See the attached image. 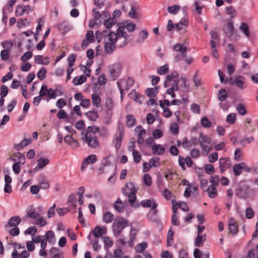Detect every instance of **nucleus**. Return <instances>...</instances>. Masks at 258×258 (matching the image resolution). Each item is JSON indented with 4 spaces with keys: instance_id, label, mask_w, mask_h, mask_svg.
<instances>
[{
    "instance_id": "09e8293b",
    "label": "nucleus",
    "mask_w": 258,
    "mask_h": 258,
    "mask_svg": "<svg viewBox=\"0 0 258 258\" xmlns=\"http://www.w3.org/2000/svg\"><path fill=\"white\" fill-rule=\"evenodd\" d=\"M149 163L152 167H157L160 165V158L159 157H153L149 160Z\"/></svg>"
},
{
    "instance_id": "412c9836",
    "label": "nucleus",
    "mask_w": 258,
    "mask_h": 258,
    "mask_svg": "<svg viewBox=\"0 0 258 258\" xmlns=\"http://www.w3.org/2000/svg\"><path fill=\"white\" fill-rule=\"evenodd\" d=\"M122 140V132L121 131H118L115 133L114 142V146L116 150H118L120 146Z\"/></svg>"
},
{
    "instance_id": "49530a36",
    "label": "nucleus",
    "mask_w": 258,
    "mask_h": 258,
    "mask_svg": "<svg viewBox=\"0 0 258 258\" xmlns=\"http://www.w3.org/2000/svg\"><path fill=\"white\" fill-rule=\"evenodd\" d=\"M146 94L150 97H154L158 93L157 87L149 88L146 90Z\"/></svg>"
},
{
    "instance_id": "c03bdc74",
    "label": "nucleus",
    "mask_w": 258,
    "mask_h": 258,
    "mask_svg": "<svg viewBox=\"0 0 258 258\" xmlns=\"http://www.w3.org/2000/svg\"><path fill=\"white\" fill-rule=\"evenodd\" d=\"M169 71V67L168 64H165L162 66L159 67L157 68V72L160 75H165Z\"/></svg>"
},
{
    "instance_id": "20e7f679",
    "label": "nucleus",
    "mask_w": 258,
    "mask_h": 258,
    "mask_svg": "<svg viewBox=\"0 0 258 258\" xmlns=\"http://www.w3.org/2000/svg\"><path fill=\"white\" fill-rule=\"evenodd\" d=\"M128 226L126 219L118 217L116 218L112 224V231L114 235L118 236L122 232L123 229Z\"/></svg>"
},
{
    "instance_id": "37998d69",
    "label": "nucleus",
    "mask_w": 258,
    "mask_h": 258,
    "mask_svg": "<svg viewBox=\"0 0 258 258\" xmlns=\"http://www.w3.org/2000/svg\"><path fill=\"white\" fill-rule=\"evenodd\" d=\"M92 100V104L95 107H98L100 105L101 102V98L97 94H93L91 95Z\"/></svg>"
},
{
    "instance_id": "a878e982",
    "label": "nucleus",
    "mask_w": 258,
    "mask_h": 258,
    "mask_svg": "<svg viewBox=\"0 0 258 258\" xmlns=\"http://www.w3.org/2000/svg\"><path fill=\"white\" fill-rule=\"evenodd\" d=\"M34 61L35 63L40 64H48L49 62L48 57H43L42 55H35L34 56Z\"/></svg>"
},
{
    "instance_id": "0eeeda50",
    "label": "nucleus",
    "mask_w": 258,
    "mask_h": 258,
    "mask_svg": "<svg viewBox=\"0 0 258 258\" xmlns=\"http://www.w3.org/2000/svg\"><path fill=\"white\" fill-rule=\"evenodd\" d=\"M199 142L202 151L208 154L212 150L211 140L207 136L200 134Z\"/></svg>"
},
{
    "instance_id": "8fccbe9b",
    "label": "nucleus",
    "mask_w": 258,
    "mask_h": 258,
    "mask_svg": "<svg viewBox=\"0 0 258 258\" xmlns=\"http://www.w3.org/2000/svg\"><path fill=\"white\" fill-rule=\"evenodd\" d=\"M178 76V73L177 71H173L170 74H168L166 76V79L164 82V86L167 87L166 86V82L171 81L172 80L173 78H175Z\"/></svg>"
},
{
    "instance_id": "58836bf2",
    "label": "nucleus",
    "mask_w": 258,
    "mask_h": 258,
    "mask_svg": "<svg viewBox=\"0 0 258 258\" xmlns=\"http://www.w3.org/2000/svg\"><path fill=\"white\" fill-rule=\"evenodd\" d=\"M148 33L146 30H142L141 31L139 34V38L137 40L138 42L143 43L144 40L147 38Z\"/></svg>"
},
{
    "instance_id": "ea45409f",
    "label": "nucleus",
    "mask_w": 258,
    "mask_h": 258,
    "mask_svg": "<svg viewBox=\"0 0 258 258\" xmlns=\"http://www.w3.org/2000/svg\"><path fill=\"white\" fill-rule=\"evenodd\" d=\"M68 205L69 206L76 207L77 206V198L76 195L72 194L68 198Z\"/></svg>"
},
{
    "instance_id": "c85d7f7f",
    "label": "nucleus",
    "mask_w": 258,
    "mask_h": 258,
    "mask_svg": "<svg viewBox=\"0 0 258 258\" xmlns=\"http://www.w3.org/2000/svg\"><path fill=\"white\" fill-rule=\"evenodd\" d=\"M207 235L206 234L203 235H197V237L195 239V245L196 246H202L206 240Z\"/></svg>"
},
{
    "instance_id": "052dcab7",
    "label": "nucleus",
    "mask_w": 258,
    "mask_h": 258,
    "mask_svg": "<svg viewBox=\"0 0 258 258\" xmlns=\"http://www.w3.org/2000/svg\"><path fill=\"white\" fill-rule=\"evenodd\" d=\"M201 125L205 127H209L211 126V122L206 117H204L201 120Z\"/></svg>"
},
{
    "instance_id": "4be33fe9",
    "label": "nucleus",
    "mask_w": 258,
    "mask_h": 258,
    "mask_svg": "<svg viewBox=\"0 0 258 258\" xmlns=\"http://www.w3.org/2000/svg\"><path fill=\"white\" fill-rule=\"evenodd\" d=\"M21 219L18 216L12 217L8 221V224L6 225V228L10 227H18L17 226L21 223Z\"/></svg>"
},
{
    "instance_id": "39448f33",
    "label": "nucleus",
    "mask_w": 258,
    "mask_h": 258,
    "mask_svg": "<svg viewBox=\"0 0 258 258\" xmlns=\"http://www.w3.org/2000/svg\"><path fill=\"white\" fill-rule=\"evenodd\" d=\"M13 245L14 249L12 253V258H28L30 256L29 252L25 249L24 245L14 243Z\"/></svg>"
},
{
    "instance_id": "2eb2a0df",
    "label": "nucleus",
    "mask_w": 258,
    "mask_h": 258,
    "mask_svg": "<svg viewBox=\"0 0 258 258\" xmlns=\"http://www.w3.org/2000/svg\"><path fill=\"white\" fill-rule=\"evenodd\" d=\"M219 162L220 170L221 173L224 172L230 167V161L229 158H220Z\"/></svg>"
},
{
    "instance_id": "0e129e2a",
    "label": "nucleus",
    "mask_w": 258,
    "mask_h": 258,
    "mask_svg": "<svg viewBox=\"0 0 258 258\" xmlns=\"http://www.w3.org/2000/svg\"><path fill=\"white\" fill-rule=\"evenodd\" d=\"M13 45V43L12 41L8 40L2 42V46L5 49H7L10 51Z\"/></svg>"
},
{
    "instance_id": "4c0bfd02",
    "label": "nucleus",
    "mask_w": 258,
    "mask_h": 258,
    "mask_svg": "<svg viewBox=\"0 0 258 258\" xmlns=\"http://www.w3.org/2000/svg\"><path fill=\"white\" fill-rule=\"evenodd\" d=\"M136 123V120L133 115H128L126 116V126L128 127H133Z\"/></svg>"
},
{
    "instance_id": "338daca9",
    "label": "nucleus",
    "mask_w": 258,
    "mask_h": 258,
    "mask_svg": "<svg viewBox=\"0 0 258 258\" xmlns=\"http://www.w3.org/2000/svg\"><path fill=\"white\" fill-rule=\"evenodd\" d=\"M105 108L107 111H111L112 110L114 104L113 101L110 98H108L106 100L105 104Z\"/></svg>"
},
{
    "instance_id": "2f4dec72",
    "label": "nucleus",
    "mask_w": 258,
    "mask_h": 258,
    "mask_svg": "<svg viewBox=\"0 0 258 258\" xmlns=\"http://www.w3.org/2000/svg\"><path fill=\"white\" fill-rule=\"evenodd\" d=\"M244 164L242 162L235 164L233 166V171L235 176L240 175L243 171L242 165Z\"/></svg>"
},
{
    "instance_id": "774afa93",
    "label": "nucleus",
    "mask_w": 258,
    "mask_h": 258,
    "mask_svg": "<svg viewBox=\"0 0 258 258\" xmlns=\"http://www.w3.org/2000/svg\"><path fill=\"white\" fill-rule=\"evenodd\" d=\"M33 56L32 52L31 51L26 52L21 57V60L23 62H25L27 60L30 59Z\"/></svg>"
},
{
    "instance_id": "473e14b6",
    "label": "nucleus",
    "mask_w": 258,
    "mask_h": 258,
    "mask_svg": "<svg viewBox=\"0 0 258 258\" xmlns=\"http://www.w3.org/2000/svg\"><path fill=\"white\" fill-rule=\"evenodd\" d=\"M87 77L84 75H81L79 78L76 77L73 80V83L75 86L81 85L86 82Z\"/></svg>"
},
{
    "instance_id": "72a5a7b5",
    "label": "nucleus",
    "mask_w": 258,
    "mask_h": 258,
    "mask_svg": "<svg viewBox=\"0 0 258 258\" xmlns=\"http://www.w3.org/2000/svg\"><path fill=\"white\" fill-rule=\"evenodd\" d=\"M217 97L221 102L224 101L228 98V94L225 89H221L218 92Z\"/></svg>"
},
{
    "instance_id": "9d476101",
    "label": "nucleus",
    "mask_w": 258,
    "mask_h": 258,
    "mask_svg": "<svg viewBox=\"0 0 258 258\" xmlns=\"http://www.w3.org/2000/svg\"><path fill=\"white\" fill-rule=\"evenodd\" d=\"M120 70V65L118 63L113 64L108 67L109 72L112 80H115L119 77Z\"/></svg>"
},
{
    "instance_id": "a19ab883",
    "label": "nucleus",
    "mask_w": 258,
    "mask_h": 258,
    "mask_svg": "<svg viewBox=\"0 0 258 258\" xmlns=\"http://www.w3.org/2000/svg\"><path fill=\"white\" fill-rule=\"evenodd\" d=\"M239 29L245 35L248 37L250 36V32L248 25L245 23H242L240 26Z\"/></svg>"
},
{
    "instance_id": "864d4df0",
    "label": "nucleus",
    "mask_w": 258,
    "mask_h": 258,
    "mask_svg": "<svg viewBox=\"0 0 258 258\" xmlns=\"http://www.w3.org/2000/svg\"><path fill=\"white\" fill-rule=\"evenodd\" d=\"M169 129L171 133L173 135H177L179 133V126L177 123H172L170 126Z\"/></svg>"
},
{
    "instance_id": "de8ad7c7",
    "label": "nucleus",
    "mask_w": 258,
    "mask_h": 258,
    "mask_svg": "<svg viewBox=\"0 0 258 258\" xmlns=\"http://www.w3.org/2000/svg\"><path fill=\"white\" fill-rule=\"evenodd\" d=\"M180 9V7L178 5H173L172 6H169L167 8L168 12L171 14H177Z\"/></svg>"
},
{
    "instance_id": "c756f323",
    "label": "nucleus",
    "mask_w": 258,
    "mask_h": 258,
    "mask_svg": "<svg viewBox=\"0 0 258 258\" xmlns=\"http://www.w3.org/2000/svg\"><path fill=\"white\" fill-rule=\"evenodd\" d=\"M113 207L115 210L119 213L123 212L124 209V205L119 198L116 200L114 204Z\"/></svg>"
},
{
    "instance_id": "f704fd0d",
    "label": "nucleus",
    "mask_w": 258,
    "mask_h": 258,
    "mask_svg": "<svg viewBox=\"0 0 258 258\" xmlns=\"http://www.w3.org/2000/svg\"><path fill=\"white\" fill-rule=\"evenodd\" d=\"M45 240L48 241L49 243L54 244L55 242V235L52 231H47L45 235Z\"/></svg>"
},
{
    "instance_id": "a211bd4d",
    "label": "nucleus",
    "mask_w": 258,
    "mask_h": 258,
    "mask_svg": "<svg viewBox=\"0 0 258 258\" xmlns=\"http://www.w3.org/2000/svg\"><path fill=\"white\" fill-rule=\"evenodd\" d=\"M223 30L227 37H231L233 35L234 32L233 23L232 22H228L223 27Z\"/></svg>"
},
{
    "instance_id": "5701e85b",
    "label": "nucleus",
    "mask_w": 258,
    "mask_h": 258,
    "mask_svg": "<svg viewBox=\"0 0 258 258\" xmlns=\"http://www.w3.org/2000/svg\"><path fill=\"white\" fill-rule=\"evenodd\" d=\"M64 141L66 144L72 146L74 148L79 146L78 142L71 136H66L64 138Z\"/></svg>"
},
{
    "instance_id": "603ef678",
    "label": "nucleus",
    "mask_w": 258,
    "mask_h": 258,
    "mask_svg": "<svg viewBox=\"0 0 258 258\" xmlns=\"http://www.w3.org/2000/svg\"><path fill=\"white\" fill-rule=\"evenodd\" d=\"M147 246V243L145 242H142L140 244H138L135 247L136 251L138 252H143L146 249Z\"/></svg>"
},
{
    "instance_id": "13d9d810",
    "label": "nucleus",
    "mask_w": 258,
    "mask_h": 258,
    "mask_svg": "<svg viewBox=\"0 0 258 258\" xmlns=\"http://www.w3.org/2000/svg\"><path fill=\"white\" fill-rule=\"evenodd\" d=\"M198 73L199 72L197 71L195 74L192 79L195 85L197 87H199L201 86V80L198 76Z\"/></svg>"
},
{
    "instance_id": "f257e3e1",
    "label": "nucleus",
    "mask_w": 258,
    "mask_h": 258,
    "mask_svg": "<svg viewBox=\"0 0 258 258\" xmlns=\"http://www.w3.org/2000/svg\"><path fill=\"white\" fill-rule=\"evenodd\" d=\"M138 189V188L133 182L126 183L125 187L122 188L121 189L122 194L128 198L130 205L135 208H139L140 207V204H135V201L136 200V194L137 192Z\"/></svg>"
},
{
    "instance_id": "e433bc0d",
    "label": "nucleus",
    "mask_w": 258,
    "mask_h": 258,
    "mask_svg": "<svg viewBox=\"0 0 258 258\" xmlns=\"http://www.w3.org/2000/svg\"><path fill=\"white\" fill-rule=\"evenodd\" d=\"M49 253L53 255L52 258H61V257H63L62 252L59 251L58 248L55 247H53L50 249Z\"/></svg>"
},
{
    "instance_id": "6ab92c4d",
    "label": "nucleus",
    "mask_w": 258,
    "mask_h": 258,
    "mask_svg": "<svg viewBox=\"0 0 258 258\" xmlns=\"http://www.w3.org/2000/svg\"><path fill=\"white\" fill-rule=\"evenodd\" d=\"M107 231L106 227H100L96 226L92 231V234L96 238H99L103 234H105Z\"/></svg>"
},
{
    "instance_id": "680f3d73",
    "label": "nucleus",
    "mask_w": 258,
    "mask_h": 258,
    "mask_svg": "<svg viewBox=\"0 0 258 258\" xmlns=\"http://www.w3.org/2000/svg\"><path fill=\"white\" fill-rule=\"evenodd\" d=\"M10 57V52L9 50L4 49L1 51V59L6 61Z\"/></svg>"
},
{
    "instance_id": "3c124183",
    "label": "nucleus",
    "mask_w": 258,
    "mask_h": 258,
    "mask_svg": "<svg viewBox=\"0 0 258 258\" xmlns=\"http://www.w3.org/2000/svg\"><path fill=\"white\" fill-rule=\"evenodd\" d=\"M27 216L33 219H37L39 216V214L35 212L34 209L27 210Z\"/></svg>"
},
{
    "instance_id": "9b49d317",
    "label": "nucleus",
    "mask_w": 258,
    "mask_h": 258,
    "mask_svg": "<svg viewBox=\"0 0 258 258\" xmlns=\"http://www.w3.org/2000/svg\"><path fill=\"white\" fill-rule=\"evenodd\" d=\"M15 156L17 157L20 160V162L15 163L12 166V169L13 171L16 174H19L20 172L21 167L20 164L22 162V160L23 161L22 163L24 164L25 162V156L21 153L18 152L15 154Z\"/></svg>"
},
{
    "instance_id": "e2e57ef3",
    "label": "nucleus",
    "mask_w": 258,
    "mask_h": 258,
    "mask_svg": "<svg viewBox=\"0 0 258 258\" xmlns=\"http://www.w3.org/2000/svg\"><path fill=\"white\" fill-rule=\"evenodd\" d=\"M143 181L144 184L147 186H150L152 184V179L151 176L148 174H146L143 177Z\"/></svg>"
},
{
    "instance_id": "bf43d9fd",
    "label": "nucleus",
    "mask_w": 258,
    "mask_h": 258,
    "mask_svg": "<svg viewBox=\"0 0 258 258\" xmlns=\"http://www.w3.org/2000/svg\"><path fill=\"white\" fill-rule=\"evenodd\" d=\"M47 96L48 100L51 99H55L56 96V94L54 90L52 88L48 89L47 87Z\"/></svg>"
},
{
    "instance_id": "ddd939ff",
    "label": "nucleus",
    "mask_w": 258,
    "mask_h": 258,
    "mask_svg": "<svg viewBox=\"0 0 258 258\" xmlns=\"http://www.w3.org/2000/svg\"><path fill=\"white\" fill-rule=\"evenodd\" d=\"M245 78L242 76H238L235 77L234 80L232 78L229 79V82L231 85H235L237 87L240 89H243L244 88V80Z\"/></svg>"
},
{
    "instance_id": "79ce46f5",
    "label": "nucleus",
    "mask_w": 258,
    "mask_h": 258,
    "mask_svg": "<svg viewBox=\"0 0 258 258\" xmlns=\"http://www.w3.org/2000/svg\"><path fill=\"white\" fill-rule=\"evenodd\" d=\"M85 115L91 121H95L98 118L97 112L93 111H89L85 113Z\"/></svg>"
},
{
    "instance_id": "aec40b11",
    "label": "nucleus",
    "mask_w": 258,
    "mask_h": 258,
    "mask_svg": "<svg viewBox=\"0 0 258 258\" xmlns=\"http://www.w3.org/2000/svg\"><path fill=\"white\" fill-rule=\"evenodd\" d=\"M228 226L230 232L235 235L238 232V225L233 218H230L228 220Z\"/></svg>"
},
{
    "instance_id": "69168bd1",
    "label": "nucleus",
    "mask_w": 258,
    "mask_h": 258,
    "mask_svg": "<svg viewBox=\"0 0 258 258\" xmlns=\"http://www.w3.org/2000/svg\"><path fill=\"white\" fill-rule=\"evenodd\" d=\"M205 172L210 175L213 174L215 172V168L212 164H207L205 166Z\"/></svg>"
},
{
    "instance_id": "f03ea898",
    "label": "nucleus",
    "mask_w": 258,
    "mask_h": 258,
    "mask_svg": "<svg viewBox=\"0 0 258 258\" xmlns=\"http://www.w3.org/2000/svg\"><path fill=\"white\" fill-rule=\"evenodd\" d=\"M135 28L136 25L133 23H125L118 27L116 33L119 37L122 39V42L119 44L120 48L123 47L128 43L127 39L129 37L124 30L126 29L128 32H132L135 31Z\"/></svg>"
},
{
    "instance_id": "a18cd8bd",
    "label": "nucleus",
    "mask_w": 258,
    "mask_h": 258,
    "mask_svg": "<svg viewBox=\"0 0 258 258\" xmlns=\"http://www.w3.org/2000/svg\"><path fill=\"white\" fill-rule=\"evenodd\" d=\"M99 128L95 126H89L87 127V132L84 134H90L91 136L96 135L95 134L98 132Z\"/></svg>"
},
{
    "instance_id": "dca6fc26",
    "label": "nucleus",
    "mask_w": 258,
    "mask_h": 258,
    "mask_svg": "<svg viewBox=\"0 0 258 258\" xmlns=\"http://www.w3.org/2000/svg\"><path fill=\"white\" fill-rule=\"evenodd\" d=\"M151 148L152 153L154 155L161 156L164 154L165 149L161 144H154L150 147Z\"/></svg>"
},
{
    "instance_id": "4d7b16f0",
    "label": "nucleus",
    "mask_w": 258,
    "mask_h": 258,
    "mask_svg": "<svg viewBox=\"0 0 258 258\" xmlns=\"http://www.w3.org/2000/svg\"><path fill=\"white\" fill-rule=\"evenodd\" d=\"M46 70L42 68L37 73V76L40 80H44L46 77Z\"/></svg>"
},
{
    "instance_id": "6e6552de",
    "label": "nucleus",
    "mask_w": 258,
    "mask_h": 258,
    "mask_svg": "<svg viewBox=\"0 0 258 258\" xmlns=\"http://www.w3.org/2000/svg\"><path fill=\"white\" fill-rule=\"evenodd\" d=\"M141 204L144 208H151V211L150 212V213H152L153 215H156L157 214L158 211L157 210V208L158 207V205L154 199L142 200Z\"/></svg>"
},
{
    "instance_id": "4468645a",
    "label": "nucleus",
    "mask_w": 258,
    "mask_h": 258,
    "mask_svg": "<svg viewBox=\"0 0 258 258\" xmlns=\"http://www.w3.org/2000/svg\"><path fill=\"white\" fill-rule=\"evenodd\" d=\"M97 160V157L94 154L89 155L83 162L81 166V170H84L90 164H93Z\"/></svg>"
},
{
    "instance_id": "cd10ccee",
    "label": "nucleus",
    "mask_w": 258,
    "mask_h": 258,
    "mask_svg": "<svg viewBox=\"0 0 258 258\" xmlns=\"http://www.w3.org/2000/svg\"><path fill=\"white\" fill-rule=\"evenodd\" d=\"M121 82L123 83L124 89L126 90H129L135 83L134 79L131 77H128L127 79H121Z\"/></svg>"
},
{
    "instance_id": "6e6d98bb",
    "label": "nucleus",
    "mask_w": 258,
    "mask_h": 258,
    "mask_svg": "<svg viewBox=\"0 0 258 258\" xmlns=\"http://www.w3.org/2000/svg\"><path fill=\"white\" fill-rule=\"evenodd\" d=\"M115 21L112 18H110L104 22V25L107 29L111 28L115 24Z\"/></svg>"
},
{
    "instance_id": "393cba45",
    "label": "nucleus",
    "mask_w": 258,
    "mask_h": 258,
    "mask_svg": "<svg viewBox=\"0 0 258 258\" xmlns=\"http://www.w3.org/2000/svg\"><path fill=\"white\" fill-rule=\"evenodd\" d=\"M128 96L131 99H133L135 101L142 103L143 97L139 93H137L135 90H133L128 94Z\"/></svg>"
},
{
    "instance_id": "7ed1b4c3",
    "label": "nucleus",
    "mask_w": 258,
    "mask_h": 258,
    "mask_svg": "<svg viewBox=\"0 0 258 258\" xmlns=\"http://www.w3.org/2000/svg\"><path fill=\"white\" fill-rule=\"evenodd\" d=\"M122 39L121 37L118 36L116 33L113 32H109L108 34L107 39H105L104 49L106 52L108 54H111L115 49V43L118 40V45L121 43V40ZM119 47H120L118 46Z\"/></svg>"
},
{
    "instance_id": "c9c22d12",
    "label": "nucleus",
    "mask_w": 258,
    "mask_h": 258,
    "mask_svg": "<svg viewBox=\"0 0 258 258\" xmlns=\"http://www.w3.org/2000/svg\"><path fill=\"white\" fill-rule=\"evenodd\" d=\"M49 160L46 158H41L37 160V167L42 169L48 164Z\"/></svg>"
},
{
    "instance_id": "f3484780",
    "label": "nucleus",
    "mask_w": 258,
    "mask_h": 258,
    "mask_svg": "<svg viewBox=\"0 0 258 258\" xmlns=\"http://www.w3.org/2000/svg\"><path fill=\"white\" fill-rule=\"evenodd\" d=\"M32 142V139H27L26 138H24L20 143L19 144H14V148L17 150L20 151L22 150L24 147L27 146Z\"/></svg>"
},
{
    "instance_id": "7c9ffc66",
    "label": "nucleus",
    "mask_w": 258,
    "mask_h": 258,
    "mask_svg": "<svg viewBox=\"0 0 258 258\" xmlns=\"http://www.w3.org/2000/svg\"><path fill=\"white\" fill-rule=\"evenodd\" d=\"M207 191L210 198H214L217 196V190L216 186L214 185H210L207 189Z\"/></svg>"
},
{
    "instance_id": "f8f14e48",
    "label": "nucleus",
    "mask_w": 258,
    "mask_h": 258,
    "mask_svg": "<svg viewBox=\"0 0 258 258\" xmlns=\"http://www.w3.org/2000/svg\"><path fill=\"white\" fill-rule=\"evenodd\" d=\"M135 132L138 134L137 143L139 145H142L144 143V137L146 136V131L142 128L141 125H138L135 128Z\"/></svg>"
},
{
    "instance_id": "5fc2aeb1",
    "label": "nucleus",
    "mask_w": 258,
    "mask_h": 258,
    "mask_svg": "<svg viewBox=\"0 0 258 258\" xmlns=\"http://www.w3.org/2000/svg\"><path fill=\"white\" fill-rule=\"evenodd\" d=\"M132 153L134 162L136 163H139L141 160V155L140 154L139 152L136 150H133Z\"/></svg>"
},
{
    "instance_id": "b1692460",
    "label": "nucleus",
    "mask_w": 258,
    "mask_h": 258,
    "mask_svg": "<svg viewBox=\"0 0 258 258\" xmlns=\"http://www.w3.org/2000/svg\"><path fill=\"white\" fill-rule=\"evenodd\" d=\"M114 219V215L110 212H106L103 213L102 221L106 224L111 223Z\"/></svg>"
},
{
    "instance_id": "bb28decb",
    "label": "nucleus",
    "mask_w": 258,
    "mask_h": 258,
    "mask_svg": "<svg viewBox=\"0 0 258 258\" xmlns=\"http://www.w3.org/2000/svg\"><path fill=\"white\" fill-rule=\"evenodd\" d=\"M173 50L175 51L180 52L183 57H185L186 56L187 49L186 47L183 46L181 44L176 43L173 47Z\"/></svg>"
},
{
    "instance_id": "423d86ee",
    "label": "nucleus",
    "mask_w": 258,
    "mask_h": 258,
    "mask_svg": "<svg viewBox=\"0 0 258 258\" xmlns=\"http://www.w3.org/2000/svg\"><path fill=\"white\" fill-rule=\"evenodd\" d=\"M82 140L84 143L91 148H97L100 146V142L96 135H92L90 134H84V132L82 133Z\"/></svg>"
},
{
    "instance_id": "1a4fd4ad",
    "label": "nucleus",
    "mask_w": 258,
    "mask_h": 258,
    "mask_svg": "<svg viewBox=\"0 0 258 258\" xmlns=\"http://www.w3.org/2000/svg\"><path fill=\"white\" fill-rule=\"evenodd\" d=\"M250 187L247 184H242L236 190V196L240 198L245 199L249 196Z\"/></svg>"
}]
</instances>
